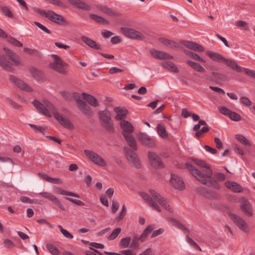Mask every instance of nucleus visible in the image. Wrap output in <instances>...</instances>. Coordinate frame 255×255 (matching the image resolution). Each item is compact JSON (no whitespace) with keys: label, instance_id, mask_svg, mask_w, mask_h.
I'll use <instances>...</instances> for the list:
<instances>
[{"label":"nucleus","instance_id":"46","mask_svg":"<svg viewBox=\"0 0 255 255\" xmlns=\"http://www.w3.org/2000/svg\"><path fill=\"white\" fill-rule=\"evenodd\" d=\"M0 8L1 11L3 12V13L6 16L10 18L13 17V14H12V13L11 12L9 8H8L6 6H1Z\"/></svg>","mask_w":255,"mask_h":255},{"label":"nucleus","instance_id":"23","mask_svg":"<svg viewBox=\"0 0 255 255\" xmlns=\"http://www.w3.org/2000/svg\"><path fill=\"white\" fill-rule=\"evenodd\" d=\"M123 135L125 137L128 146L134 150L137 149V144L135 139L131 134L123 133Z\"/></svg>","mask_w":255,"mask_h":255},{"label":"nucleus","instance_id":"14","mask_svg":"<svg viewBox=\"0 0 255 255\" xmlns=\"http://www.w3.org/2000/svg\"><path fill=\"white\" fill-rule=\"evenodd\" d=\"M149 53L153 58L156 59L167 60L173 59V57L169 54L155 49H150Z\"/></svg>","mask_w":255,"mask_h":255},{"label":"nucleus","instance_id":"64","mask_svg":"<svg viewBox=\"0 0 255 255\" xmlns=\"http://www.w3.org/2000/svg\"><path fill=\"white\" fill-rule=\"evenodd\" d=\"M101 202L105 206L108 207L109 206L108 199L105 195H102L100 197Z\"/></svg>","mask_w":255,"mask_h":255},{"label":"nucleus","instance_id":"11","mask_svg":"<svg viewBox=\"0 0 255 255\" xmlns=\"http://www.w3.org/2000/svg\"><path fill=\"white\" fill-rule=\"evenodd\" d=\"M152 197L156 200L162 207L168 212L171 213L173 212L172 208L168 204L166 201L161 196V195L152 189L149 190Z\"/></svg>","mask_w":255,"mask_h":255},{"label":"nucleus","instance_id":"38","mask_svg":"<svg viewBox=\"0 0 255 255\" xmlns=\"http://www.w3.org/2000/svg\"><path fill=\"white\" fill-rule=\"evenodd\" d=\"M158 134L163 138L168 137V133L165 129V127L162 124H158L156 127Z\"/></svg>","mask_w":255,"mask_h":255},{"label":"nucleus","instance_id":"6","mask_svg":"<svg viewBox=\"0 0 255 255\" xmlns=\"http://www.w3.org/2000/svg\"><path fill=\"white\" fill-rule=\"evenodd\" d=\"M33 10L38 14L48 18L50 20L58 24H61L64 21L63 17L50 10H44L39 8H33Z\"/></svg>","mask_w":255,"mask_h":255},{"label":"nucleus","instance_id":"21","mask_svg":"<svg viewBox=\"0 0 255 255\" xmlns=\"http://www.w3.org/2000/svg\"><path fill=\"white\" fill-rule=\"evenodd\" d=\"M32 104L37 110L42 114L48 117H51V115L47 108L40 102L35 100L32 102Z\"/></svg>","mask_w":255,"mask_h":255},{"label":"nucleus","instance_id":"48","mask_svg":"<svg viewBox=\"0 0 255 255\" xmlns=\"http://www.w3.org/2000/svg\"><path fill=\"white\" fill-rule=\"evenodd\" d=\"M58 228L59 229L62 234L66 238L68 239H72L73 238V236L67 230L63 229L61 225L58 226Z\"/></svg>","mask_w":255,"mask_h":255},{"label":"nucleus","instance_id":"16","mask_svg":"<svg viewBox=\"0 0 255 255\" xmlns=\"http://www.w3.org/2000/svg\"><path fill=\"white\" fill-rule=\"evenodd\" d=\"M148 157L150 164L155 168H162L164 164L158 156L153 152H148Z\"/></svg>","mask_w":255,"mask_h":255},{"label":"nucleus","instance_id":"19","mask_svg":"<svg viewBox=\"0 0 255 255\" xmlns=\"http://www.w3.org/2000/svg\"><path fill=\"white\" fill-rule=\"evenodd\" d=\"M240 207L244 214L248 217L253 215L252 207L250 202L246 199H243L241 202Z\"/></svg>","mask_w":255,"mask_h":255},{"label":"nucleus","instance_id":"54","mask_svg":"<svg viewBox=\"0 0 255 255\" xmlns=\"http://www.w3.org/2000/svg\"><path fill=\"white\" fill-rule=\"evenodd\" d=\"M130 242V238L129 237H127L126 238L122 239L120 242V244L123 247L127 248L129 245Z\"/></svg>","mask_w":255,"mask_h":255},{"label":"nucleus","instance_id":"26","mask_svg":"<svg viewBox=\"0 0 255 255\" xmlns=\"http://www.w3.org/2000/svg\"><path fill=\"white\" fill-rule=\"evenodd\" d=\"M138 139L143 144L148 147H153L154 145V140L143 133L138 135Z\"/></svg>","mask_w":255,"mask_h":255},{"label":"nucleus","instance_id":"51","mask_svg":"<svg viewBox=\"0 0 255 255\" xmlns=\"http://www.w3.org/2000/svg\"><path fill=\"white\" fill-rule=\"evenodd\" d=\"M241 70L240 71H238V72H244L246 74L250 76L253 78H255V72L250 70L249 69H247L246 68H243L241 67Z\"/></svg>","mask_w":255,"mask_h":255},{"label":"nucleus","instance_id":"63","mask_svg":"<svg viewBox=\"0 0 255 255\" xmlns=\"http://www.w3.org/2000/svg\"><path fill=\"white\" fill-rule=\"evenodd\" d=\"M204 149L207 152H210L213 154H215L217 153V150L215 148H212L211 147L208 145H205Z\"/></svg>","mask_w":255,"mask_h":255},{"label":"nucleus","instance_id":"12","mask_svg":"<svg viewBox=\"0 0 255 255\" xmlns=\"http://www.w3.org/2000/svg\"><path fill=\"white\" fill-rule=\"evenodd\" d=\"M86 156L93 163L100 166H104L105 162L104 159L94 151L86 149L84 151Z\"/></svg>","mask_w":255,"mask_h":255},{"label":"nucleus","instance_id":"37","mask_svg":"<svg viewBox=\"0 0 255 255\" xmlns=\"http://www.w3.org/2000/svg\"><path fill=\"white\" fill-rule=\"evenodd\" d=\"M127 208L126 206L124 205L122 207V209L120 213L117 215V216L114 219L113 222L114 224H118L121 221L123 220L124 217L125 216L127 213Z\"/></svg>","mask_w":255,"mask_h":255},{"label":"nucleus","instance_id":"49","mask_svg":"<svg viewBox=\"0 0 255 255\" xmlns=\"http://www.w3.org/2000/svg\"><path fill=\"white\" fill-rule=\"evenodd\" d=\"M229 117L230 118L231 120L234 121L238 122L240 121L241 120V116L235 112L231 111V113L230 114Z\"/></svg>","mask_w":255,"mask_h":255},{"label":"nucleus","instance_id":"61","mask_svg":"<svg viewBox=\"0 0 255 255\" xmlns=\"http://www.w3.org/2000/svg\"><path fill=\"white\" fill-rule=\"evenodd\" d=\"M20 201L24 203H28L31 204L33 203V201L31 199L26 196H21L20 197Z\"/></svg>","mask_w":255,"mask_h":255},{"label":"nucleus","instance_id":"44","mask_svg":"<svg viewBox=\"0 0 255 255\" xmlns=\"http://www.w3.org/2000/svg\"><path fill=\"white\" fill-rule=\"evenodd\" d=\"M28 126L31 128L33 129L36 132H40L42 134H44L43 131H45L47 128L45 126L39 127L32 124H29Z\"/></svg>","mask_w":255,"mask_h":255},{"label":"nucleus","instance_id":"36","mask_svg":"<svg viewBox=\"0 0 255 255\" xmlns=\"http://www.w3.org/2000/svg\"><path fill=\"white\" fill-rule=\"evenodd\" d=\"M82 95L84 96V98L87 100V102L90 105L94 107H97L98 106V103L96 98L86 93H82Z\"/></svg>","mask_w":255,"mask_h":255},{"label":"nucleus","instance_id":"59","mask_svg":"<svg viewBox=\"0 0 255 255\" xmlns=\"http://www.w3.org/2000/svg\"><path fill=\"white\" fill-rule=\"evenodd\" d=\"M186 239L187 240V242L188 243L193 246L194 247L197 248L200 251H201V249L200 247L197 244L196 242H195L189 236V235H186Z\"/></svg>","mask_w":255,"mask_h":255},{"label":"nucleus","instance_id":"32","mask_svg":"<svg viewBox=\"0 0 255 255\" xmlns=\"http://www.w3.org/2000/svg\"><path fill=\"white\" fill-rule=\"evenodd\" d=\"M183 51L185 55L188 56L189 57H190L194 60L197 61L201 63L206 62L205 60L203 58L199 56L196 53L186 50H184Z\"/></svg>","mask_w":255,"mask_h":255},{"label":"nucleus","instance_id":"9","mask_svg":"<svg viewBox=\"0 0 255 255\" xmlns=\"http://www.w3.org/2000/svg\"><path fill=\"white\" fill-rule=\"evenodd\" d=\"M124 151L128 161L134 167L138 168L140 167V162L137 154L127 147H125Z\"/></svg>","mask_w":255,"mask_h":255},{"label":"nucleus","instance_id":"22","mask_svg":"<svg viewBox=\"0 0 255 255\" xmlns=\"http://www.w3.org/2000/svg\"><path fill=\"white\" fill-rule=\"evenodd\" d=\"M120 126L123 131V133L131 134L134 130L132 124L126 120L122 121L120 122Z\"/></svg>","mask_w":255,"mask_h":255},{"label":"nucleus","instance_id":"18","mask_svg":"<svg viewBox=\"0 0 255 255\" xmlns=\"http://www.w3.org/2000/svg\"><path fill=\"white\" fill-rule=\"evenodd\" d=\"M9 79L11 82L14 83L17 87L23 90L28 92H30L32 90V88L27 84L13 75H10Z\"/></svg>","mask_w":255,"mask_h":255},{"label":"nucleus","instance_id":"2","mask_svg":"<svg viewBox=\"0 0 255 255\" xmlns=\"http://www.w3.org/2000/svg\"><path fill=\"white\" fill-rule=\"evenodd\" d=\"M4 53L0 54V65L7 71L12 70V66L18 65L19 59L17 56L9 49L4 48Z\"/></svg>","mask_w":255,"mask_h":255},{"label":"nucleus","instance_id":"60","mask_svg":"<svg viewBox=\"0 0 255 255\" xmlns=\"http://www.w3.org/2000/svg\"><path fill=\"white\" fill-rule=\"evenodd\" d=\"M214 177L218 181H224L225 179V175L222 173H217L214 174Z\"/></svg>","mask_w":255,"mask_h":255},{"label":"nucleus","instance_id":"57","mask_svg":"<svg viewBox=\"0 0 255 255\" xmlns=\"http://www.w3.org/2000/svg\"><path fill=\"white\" fill-rule=\"evenodd\" d=\"M65 199L67 200H68L73 203H74L78 206H84L85 205L84 203L82 202L80 200L74 199L69 198V197H66Z\"/></svg>","mask_w":255,"mask_h":255},{"label":"nucleus","instance_id":"40","mask_svg":"<svg viewBox=\"0 0 255 255\" xmlns=\"http://www.w3.org/2000/svg\"><path fill=\"white\" fill-rule=\"evenodd\" d=\"M57 193L61 195L70 196L76 198H79L80 197L79 195L77 194H76L72 192L67 191L61 188H58L57 190Z\"/></svg>","mask_w":255,"mask_h":255},{"label":"nucleus","instance_id":"1","mask_svg":"<svg viewBox=\"0 0 255 255\" xmlns=\"http://www.w3.org/2000/svg\"><path fill=\"white\" fill-rule=\"evenodd\" d=\"M193 161L196 164L204 168V169L199 170L195 168L190 163H186L185 166L191 174L201 183L219 188L220 187L219 185L213 180L212 178V171L206 162L199 159H193Z\"/></svg>","mask_w":255,"mask_h":255},{"label":"nucleus","instance_id":"43","mask_svg":"<svg viewBox=\"0 0 255 255\" xmlns=\"http://www.w3.org/2000/svg\"><path fill=\"white\" fill-rule=\"evenodd\" d=\"M212 74L213 77L218 80H222V81H227V77L224 74H222L220 73L213 72Z\"/></svg>","mask_w":255,"mask_h":255},{"label":"nucleus","instance_id":"15","mask_svg":"<svg viewBox=\"0 0 255 255\" xmlns=\"http://www.w3.org/2000/svg\"><path fill=\"white\" fill-rule=\"evenodd\" d=\"M39 194L42 197L52 201L62 210L64 211L65 210L64 207L61 203L60 201L52 194L47 192H40L39 193Z\"/></svg>","mask_w":255,"mask_h":255},{"label":"nucleus","instance_id":"55","mask_svg":"<svg viewBox=\"0 0 255 255\" xmlns=\"http://www.w3.org/2000/svg\"><path fill=\"white\" fill-rule=\"evenodd\" d=\"M209 130V127L208 126H205L203 127L200 130L197 131L195 133V135L197 137H200L203 133L207 132Z\"/></svg>","mask_w":255,"mask_h":255},{"label":"nucleus","instance_id":"31","mask_svg":"<svg viewBox=\"0 0 255 255\" xmlns=\"http://www.w3.org/2000/svg\"><path fill=\"white\" fill-rule=\"evenodd\" d=\"M183 51L185 55L188 56L189 57H190L194 60L197 61L201 63L206 62L205 60L203 58L199 56L196 53L186 50H184Z\"/></svg>","mask_w":255,"mask_h":255},{"label":"nucleus","instance_id":"53","mask_svg":"<svg viewBox=\"0 0 255 255\" xmlns=\"http://www.w3.org/2000/svg\"><path fill=\"white\" fill-rule=\"evenodd\" d=\"M219 111L223 115H224L228 117L232 111L224 106L219 107Z\"/></svg>","mask_w":255,"mask_h":255},{"label":"nucleus","instance_id":"25","mask_svg":"<svg viewBox=\"0 0 255 255\" xmlns=\"http://www.w3.org/2000/svg\"><path fill=\"white\" fill-rule=\"evenodd\" d=\"M38 174L41 178L48 182L55 184H61L63 183L62 180L59 178L50 177L47 174L42 172H39Z\"/></svg>","mask_w":255,"mask_h":255},{"label":"nucleus","instance_id":"24","mask_svg":"<svg viewBox=\"0 0 255 255\" xmlns=\"http://www.w3.org/2000/svg\"><path fill=\"white\" fill-rule=\"evenodd\" d=\"M140 195L143 199L147 202H148L150 206L152 207L155 210L161 212V210L158 205L153 200L152 197H151L148 194L145 192H141Z\"/></svg>","mask_w":255,"mask_h":255},{"label":"nucleus","instance_id":"5","mask_svg":"<svg viewBox=\"0 0 255 255\" xmlns=\"http://www.w3.org/2000/svg\"><path fill=\"white\" fill-rule=\"evenodd\" d=\"M51 57L53 61L49 64L50 68L60 74H65L66 73L65 67H68V64L65 63L61 58L57 54H52Z\"/></svg>","mask_w":255,"mask_h":255},{"label":"nucleus","instance_id":"29","mask_svg":"<svg viewBox=\"0 0 255 255\" xmlns=\"http://www.w3.org/2000/svg\"><path fill=\"white\" fill-rule=\"evenodd\" d=\"M114 111L117 114L115 116V118L117 120H122L124 119L128 113L127 109L121 107H116Z\"/></svg>","mask_w":255,"mask_h":255},{"label":"nucleus","instance_id":"8","mask_svg":"<svg viewBox=\"0 0 255 255\" xmlns=\"http://www.w3.org/2000/svg\"><path fill=\"white\" fill-rule=\"evenodd\" d=\"M121 32L126 37L130 39L143 40L145 38L143 34L131 28L121 27Z\"/></svg>","mask_w":255,"mask_h":255},{"label":"nucleus","instance_id":"47","mask_svg":"<svg viewBox=\"0 0 255 255\" xmlns=\"http://www.w3.org/2000/svg\"><path fill=\"white\" fill-rule=\"evenodd\" d=\"M170 220L171 221L173 225H175V226L177 227L178 228L183 231L189 232L188 229L182 224L173 218H171Z\"/></svg>","mask_w":255,"mask_h":255},{"label":"nucleus","instance_id":"41","mask_svg":"<svg viewBox=\"0 0 255 255\" xmlns=\"http://www.w3.org/2000/svg\"><path fill=\"white\" fill-rule=\"evenodd\" d=\"M236 137L238 139V140L242 144L248 146L251 145V144L249 140L248 139H247L244 135L241 134H236Z\"/></svg>","mask_w":255,"mask_h":255},{"label":"nucleus","instance_id":"58","mask_svg":"<svg viewBox=\"0 0 255 255\" xmlns=\"http://www.w3.org/2000/svg\"><path fill=\"white\" fill-rule=\"evenodd\" d=\"M241 101L242 104L247 106H250L252 105V102L250 99L247 97L243 96L241 98Z\"/></svg>","mask_w":255,"mask_h":255},{"label":"nucleus","instance_id":"28","mask_svg":"<svg viewBox=\"0 0 255 255\" xmlns=\"http://www.w3.org/2000/svg\"><path fill=\"white\" fill-rule=\"evenodd\" d=\"M162 67L169 71L175 73L179 72V69L174 63L171 61H164L161 63Z\"/></svg>","mask_w":255,"mask_h":255},{"label":"nucleus","instance_id":"27","mask_svg":"<svg viewBox=\"0 0 255 255\" xmlns=\"http://www.w3.org/2000/svg\"><path fill=\"white\" fill-rule=\"evenodd\" d=\"M185 62L193 70L198 72L204 73L206 71L205 69L199 63L190 60H186Z\"/></svg>","mask_w":255,"mask_h":255},{"label":"nucleus","instance_id":"20","mask_svg":"<svg viewBox=\"0 0 255 255\" xmlns=\"http://www.w3.org/2000/svg\"><path fill=\"white\" fill-rule=\"evenodd\" d=\"M182 44L187 48L197 52H203L204 48L200 44L190 41H184Z\"/></svg>","mask_w":255,"mask_h":255},{"label":"nucleus","instance_id":"62","mask_svg":"<svg viewBox=\"0 0 255 255\" xmlns=\"http://www.w3.org/2000/svg\"><path fill=\"white\" fill-rule=\"evenodd\" d=\"M164 232V230L163 228H160L155 231H153L152 235L151 238H154L159 235L162 234Z\"/></svg>","mask_w":255,"mask_h":255},{"label":"nucleus","instance_id":"56","mask_svg":"<svg viewBox=\"0 0 255 255\" xmlns=\"http://www.w3.org/2000/svg\"><path fill=\"white\" fill-rule=\"evenodd\" d=\"M34 23L35 25H36L38 27H39L40 29H41L42 30L44 31L45 32L47 33H50V31L45 26H44L43 24L40 23L39 22L34 21Z\"/></svg>","mask_w":255,"mask_h":255},{"label":"nucleus","instance_id":"34","mask_svg":"<svg viewBox=\"0 0 255 255\" xmlns=\"http://www.w3.org/2000/svg\"><path fill=\"white\" fill-rule=\"evenodd\" d=\"M71 4L75 5L78 8L84 10H88L90 9V6L80 0H68Z\"/></svg>","mask_w":255,"mask_h":255},{"label":"nucleus","instance_id":"35","mask_svg":"<svg viewBox=\"0 0 255 255\" xmlns=\"http://www.w3.org/2000/svg\"><path fill=\"white\" fill-rule=\"evenodd\" d=\"M154 226L152 225H149L144 230L142 234L141 235L139 240L141 242H144L149 234H150L154 229Z\"/></svg>","mask_w":255,"mask_h":255},{"label":"nucleus","instance_id":"30","mask_svg":"<svg viewBox=\"0 0 255 255\" xmlns=\"http://www.w3.org/2000/svg\"><path fill=\"white\" fill-rule=\"evenodd\" d=\"M225 186L227 188L234 192L240 193L243 191V189L240 185L235 182L230 181H226L225 182Z\"/></svg>","mask_w":255,"mask_h":255},{"label":"nucleus","instance_id":"42","mask_svg":"<svg viewBox=\"0 0 255 255\" xmlns=\"http://www.w3.org/2000/svg\"><path fill=\"white\" fill-rule=\"evenodd\" d=\"M7 41L12 44L13 46H17V47H22V44L17 39H15L14 38L11 37V36H7Z\"/></svg>","mask_w":255,"mask_h":255},{"label":"nucleus","instance_id":"17","mask_svg":"<svg viewBox=\"0 0 255 255\" xmlns=\"http://www.w3.org/2000/svg\"><path fill=\"white\" fill-rule=\"evenodd\" d=\"M78 108L85 115H91L92 111L90 107L85 102L81 100L80 96L76 97Z\"/></svg>","mask_w":255,"mask_h":255},{"label":"nucleus","instance_id":"4","mask_svg":"<svg viewBox=\"0 0 255 255\" xmlns=\"http://www.w3.org/2000/svg\"><path fill=\"white\" fill-rule=\"evenodd\" d=\"M43 103L52 112L54 118L61 125L69 129L73 128V124L70 120L67 118L63 117L61 114L57 112L56 108L50 102L47 100H44Z\"/></svg>","mask_w":255,"mask_h":255},{"label":"nucleus","instance_id":"52","mask_svg":"<svg viewBox=\"0 0 255 255\" xmlns=\"http://www.w3.org/2000/svg\"><path fill=\"white\" fill-rule=\"evenodd\" d=\"M241 70L240 71H238V72H244L246 74L250 76L253 78H255V72L250 70L249 69H247L246 68H243L241 67Z\"/></svg>","mask_w":255,"mask_h":255},{"label":"nucleus","instance_id":"3","mask_svg":"<svg viewBox=\"0 0 255 255\" xmlns=\"http://www.w3.org/2000/svg\"><path fill=\"white\" fill-rule=\"evenodd\" d=\"M206 54L213 61L225 63L237 72L240 71L242 69L241 67L238 65L236 61L233 59H226L221 54L211 51H207Z\"/></svg>","mask_w":255,"mask_h":255},{"label":"nucleus","instance_id":"33","mask_svg":"<svg viewBox=\"0 0 255 255\" xmlns=\"http://www.w3.org/2000/svg\"><path fill=\"white\" fill-rule=\"evenodd\" d=\"M81 39L82 41L89 47L96 49H99L100 48V46L93 40L84 36H82Z\"/></svg>","mask_w":255,"mask_h":255},{"label":"nucleus","instance_id":"50","mask_svg":"<svg viewBox=\"0 0 255 255\" xmlns=\"http://www.w3.org/2000/svg\"><path fill=\"white\" fill-rule=\"evenodd\" d=\"M241 70L240 71H238V72H244L246 74L250 76L253 78H255V72L250 70L249 69H247L246 68H243L241 67Z\"/></svg>","mask_w":255,"mask_h":255},{"label":"nucleus","instance_id":"7","mask_svg":"<svg viewBox=\"0 0 255 255\" xmlns=\"http://www.w3.org/2000/svg\"><path fill=\"white\" fill-rule=\"evenodd\" d=\"M111 112L107 109L99 112V117L103 127L107 130H112Z\"/></svg>","mask_w":255,"mask_h":255},{"label":"nucleus","instance_id":"45","mask_svg":"<svg viewBox=\"0 0 255 255\" xmlns=\"http://www.w3.org/2000/svg\"><path fill=\"white\" fill-rule=\"evenodd\" d=\"M46 247L48 251L53 255H58L59 254V251L57 248L51 244H47Z\"/></svg>","mask_w":255,"mask_h":255},{"label":"nucleus","instance_id":"13","mask_svg":"<svg viewBox=\"0 0 255 255\" xmlns=\"http://www.w3.org/2000/svg\"><path fill=\"white\" fill-rule=\"evenodd\" d=\"M170 183L176 189L182 190L185 188V184L183 179L176 174L173 173L171 174Z\"/></svg>","mask_w":255,"mask_h":255},{"label":"nucleus","instance_id":"10","mask_svg":"<svg viewBox=\"0 0 255 255\" xmlns=\"http://www.w3.org/2000/svg\"><path fill=\"white\" fill-rule=\"evenodd\" d=\"M230 217L234 224L242 231L247 233L249 231V227L246 222L241 217L234 214H230Z\"/></svg>","mask_w":255,"mask_h":255},{"label":"nucleus","instance_id":"39","mask_svg":"<svg viewBox=\"0 0 255 255\" xmlns=\"http://www.w3.org/2000/svg\"><path fill=\"white\" fill-rule=\"evenodd\" d=\"M89 16L91 19L99 23L105 24L108 23V21L106 19L98 15L91 14Z\"/></svg>","mask_w":255,"mask_h":255}]
</instances>
